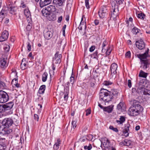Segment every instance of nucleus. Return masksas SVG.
<instances>
[{"mask_svg": "<svg viewBox=\"0 0 150 150\" xmlns=\"http://www.w3.org/2000/svg\"><path fill=\"white\" fill-rule=\"evenodd\" d=\"M24 13L27 18L28 22L29 23H31L32 19L30 11L28 8H27L24 9Z\"/></svg>", "mask_w": 150, "mask_h": 150, "instance_id": "obj_15", "label": "nucleus"}, {"mask_svg": "<svg viewBox=\"0 0 150 150\" xmlns=\"http://www.w3.org/2000/svg\"><path fill=\"white\" fill-rule=\"evenodd\" d=\"M98 52L96 51L93 54L91 55V57L93 58H97L98 57Z\"/></svg>", "mask_w": 150, "mask_h": 150, "instance_id": "obj_44", "label": "nucleus"}, {"mask_svg": "<svg viewBox=\"0 0 150 150\" xmlns=\"http://www.w3.org/2000/svg\"><path fill=\"white\" fill-rule=\"evenodd\" d=\"M92 148V146L91 144H89L88 146H85L84 147V148L85 149H87L88 150H90Z\"/></svg>", "mask_w": 150, "mask_h": 150, "instance_id": "obj_49", "label": "nucleus"}, {"mask_svg": "<svg viewBox=\"0 0 150 150\" xmlns=\"http://www.w3.org/2000/svg\"><path fill=\"white\" fill-rule=\"evenodd\" d=\"M9 98V96L6 92L0 91V103H5L8 100Z\"/></svg>", "mask_w": 150, "mask_h": 150, "instance_id": "obj_9", "label": "nucleus"}, {"mask_svg": "<svg viewBox=\"0 0 150 150\" xmlns=\"http://www.w3.org/2000/svg\"><path fill=\"white\" fill-rule=\"evenodd\" d=\"M109 129L113 130L115 132H118V130L117 129V128L114 127L112 126H110L109 127Z\"/></svg>", "mask_w": 150, "mask_h": 150, "instance_id": "obj_45", "label": "nucleus"}, {"mask_svg": "<svg viewBox=\"0 0 150 150\" xmlns=\"http://www.w3.org/2000/svg\"><path fill=\"white\" fill-rule=\"evenodd\" d=\"M61 143V141L59 139H57V142L55 143L53 146V149L54 150H57Z\"/></svg>", "mask_w": 150, "mask_h": 150, "instance_id": "obj_24", "label": "nucleus"}, {"mask_svg": "<svg viewBox=\"0 0 150 150\" xmlns=\"http://www.w3.org/2000/svg\"><path fill=\"white\" fill-rule=\"evenodd\" d=\"M32 21L31 20V23H29L28 22V24L27 25V27H26V29L28 30H29L32 27Z\"/></svg>", "mask_w": 150, "mask_h": 150, "instance_id": "obj_48", "label": "nucleus"}, {"mask_svg": "<svg viewBox=\"0 0 150 150\" xmlns=\"http://www.w3.org/2000/svg\"><path fill=\"white\" fill-rule=\"evenodd\" d=\"M8 66L6 62V59L4 58L0 59V67L1 68L5 69Z\"/></svg>", "mask_w": 150, "mask_h": 150, "instance_id": "obj_17", "label": "nucleus"}, {"mask_svg": "<svg viewBox=\"0 0 150 150\" xmlns=\"http://www.w3.org/2000/svg\"><path fill=\"white\" fill-rule=\"evenodd\" d=\"M125 146H130L131 145L132 142L130 140L125 139L124 140Z\"/></svg>", "mask_w": 150, "mask_h": 150, "instance_id": "obj_38", "label": "nucleus"}, {"mask_svg": "<svg viewBox=\"0 0 150 150\" xmlns=\"http://www.w3.org/2000/svg\"><path fill=\"white\" fill-rule=\"evenodd\" d=\"M93 138V136L92 135L89 134L86 136V139L90 141H91Z\"/></svg>", "mask_w": 150, "mask_h": 150, "instance_id": "obj_39", "label": "nucleus"}, {"mask_svg": "<svg viewBox=\"0 0 150 150\" xmlns=\"http://www.w3.org/2000/svg\"><path fill=\"white\" fill-rule=\"evenodd\" d=\"M112 84V83L110 81H105L103 84L106 86H108L109 85H111Z\"/></svg>", "mask_w": 150, "mask_h": 150, "instance_id": "obj_43", "label": "nucleus"}, {"mask_svg": "<svg viewBox=\"0 0 150 150\" xmlns=\"http://www.w3.org/2000/svg\"><path fill=\"white\" fill-rule=\"evenodd\" d=\"M10 47L9 45L5 44L4 45L3 49L5 52H8L9 50Z\"/></svg>", "mask_w": 150, "mask_h": 150, "instance_id": "obj_35", "label": "nucleus"}, {"mask_svg": "<svg viewBox=\"0 0 150 150\" xmlns=\"http://www.w3.org/2000/svg\"><path fill=\"white\" fill-rule=\"evenodd\" d=\"M145 86H139L137 89V93H143L145 95H148L150 96V90L146 89L144 87Z\"/></svg>", "mask_w": 150, "mask_h": 150, "instance_id": "obj_11", "label": "nucleus"}, {"mask_svg": "<svg viewBox=\"0 0 150 150\" xmlns=\"http://www.w3.org/2000/svg\"><path fill=\"white\" fill-rule=\"evenodd\" d=\"M13 105V103L12 102H10L3 105L5 112L11 109Z\"/></svg>", "mask_w": 150, "mask_h": 150, "instance_id": "obj_18", "label": "nucleus"}, {"mask_svg": "<svg viewBox=\"0 0 150 150\" xmlns=\"http://www.w3.org/2000/svg\"><path fill=\"white\" fill-rule=\"evenodd\" d=\"M83 28H84L85 29H86V24L85 22L81 21L79 27V29L80 30H82Z\"/></svg>", "mask_w": 150, "mask_h": 150, "instance_id": "obj_31", "label": "nucleus"}, {"mask_svg": "<svg viewBox=\"0 0 150 150\" xmlns=\"http://www.w3.org/2000/svg\"><path fill=\"white\" fill-rule=\"evenodd\" d=\"M148 75L147 73H145L142 70H141L139 73V76L140 77L146 78Z\"/></svg>", "mask_w": 150, "mask_h": 150, "instance_id": "obj_30", "label": "nucleus"}, {"mask_svg": "<svg viewBox=\"0 0 150 150\" xmlns=\"http://www.w3.org/2000/svg\"><path fill=\"white\" fill-rule=\"evenodd\" d=\"M54 56V57L53 58V62H54L56 64H59L61 62V58L62 57V55L59 54V52L57 51L55 54Z\"/></svg>", "mask_w": 150, "mask_h": 150, "instance_id": "obj_12", "label": "nucleus"}, {"mask_svg": "<svg viewBox=\"0 0 150 150\" xmlns=\"http://www.w3.org/2000/svg\"><path fill=\"white\" fill-rule=\"evenodd\" d=\"M7 8L9 11L10 13L12 14H14L17 10V8L16 7L10 6V5Z\"/></svg>", "mask_w": 150, "mask_h": 150, "instance_id": "obj_22", "label": "nucleus"}, {"mask_svg": "<svg viewBox=\"0 0 150 150\" xmlns=\"http://www.w3.org/2000/svg\"><path fill=\"white\" fill-rule=\"evenodd\" d=\"M52 1V0H40V7H43L49 4Z\"/></svg>", "mask_w": 150, "mask_h": 150, "instance_id": "obj_21", "label": "nucleus"}, {"mask_svg": "<svg viewBox=\"0 0 150 150\" xmlns=\"http://www.w3.org/2000/svg\"><path fill=\"white\" fill-rule=\"evenodd\" d=\"M149 49L147 50L143 54H136L135 55L140 59L141 63L140 67L143 70H146L149 67L150 64L149 59L147 58L149 57L148 53Z\"/></svg>", "mask_w": 150, "mask_h": 150, "instance_id": "obj_2", "label": "nucleus"}, {"mask_svg": "<svg viewBox=\"0 0 150 150\" xmlns=\"http://www.w3.org/2000/svg\"><path fill=\"white\" fill-rule=\"evenodd\" d=\"M131 56V53L129 51H128L125 54V57H126L130 58Z\"/></svg>", "mask_w": 150, "mask_h": 150, "instance_id": "obj_55", "label": "nucleus"}, {"mask_svg": "<svg viewBox=\"0 0 150 150\" xmlns=\"http://www.w3.org/2000/svg\"><path fill=\"white\" fill-rule=\"evenodd\" d=\"M34 117L35 120V121H38L39 116L38 115L36 114H35L34 115Z\"/></svg>", "mask_w": 150, "mask_h": 150, "instance_id": "obj_57", "label": "nucleus"}, {"mask_svg": "<svg viewBox=\"0 0 150 150\" xmlns=\"http://www.w3.org/2000/svg\"><path fill=\"white\" fill-rule=\"evenodd\" d=\"M6 148V146L5 145L3 146L1 145H0V149L1 150H4Z\"/></svg>", "mask_w": 150, "mask_h": 150, "instance_id": "obj_63", "label": "nucleus"}, {"mask_svg": "<svg viewBox=\"0 0 150 150\" xmlns=\"http://www.w3.org/2000/svg\"><path fill=\"white\" fill-rule=\"evenodd\" d=\"M47 10L50 13L56 11V8L54 6L52 5H50L47 8Z\"/></svg>", "mask_w": 150, "mask_h": 150, "instance_id": "obj_25", "label": "nucleus"}, {"mask_svg": "<svg viewBox=\"0 0 150 150\" xmlns=\"http://www.w3.org/2000/svg\"><path fill=\"white\" fill-rule=\"evenodd\" d=\"M27 62L25 59H23L22 61V62L21 65V68L22 70H24L27 68Z\"/></svg>", "mask_w": 150, "mask_h": 150, "instance_id": "obj_23", "label": "nucleus"}, {"mask_svg": "<svg viewBox=\"0 0 150 150\" xmlns=\"http://www.w3.org/2000/svg\"><path fill=\"white\" fill-rule=\"evenodd\" d=\"M89 0H85V6L86 8L88 9L90 8V5L89 3Z\"/></svg>", "mask_w": 150, "mask_h": 150, "instance_id": "obj_41", "label": "nucleus"}, {"mask_svg": "<svg viewBox=\"0 0 150 150\" xmlns=\"http://www.w3.org/2000/svg\"><path fill=\"white\" fill-rule=\"evenodd\" d=\"M137 103V104H134L129 109L128 114L129 115L135 117L140 114L143 111V107L139 104V102Z\"/></svg>", "mask_w": 150, "mask_h": 150, "instance_id": "obj_4", "label": "nucleus"}, {"mask_svg": "<svg viewBox=\"0 0 150 150\" xmlns=\"http://www.w3.org/2000/svg\"><path fill=\"white\" fill-rule=\"evenodd\" d=\"M5 86V84L4 82L0 81V89L1 88H4Z\"/></svg>", "mask_w": 150, "mask_h": 150, "instance_id": "obj_59", "label": "nucleus"}, {"mask_svg": "<svg viewBox=\"0 0 150 150\" xmlns=\"http://www.w3.org/2000/svg\"><path fill=\"white\" fill-rule=\"evenodd\" d=\"M53 33V29L49 27L45 28L43 32L45 38L47 40H50L52 37Z\"/></svg>", "mask_w": 150, "mask_h": 150, "instance_id": "obj_7", "label": "nucleus"}, {"mask_svg": "<svg viewBox=\"0 0 150 150\" xmlns=\"http://www.w3.org/2000/svg\"><path fill=\"white\" fill-rule=\"evenodd\" d=\"M140 31V30L139 29L136 27H134L132 29V31L134 34L136 35L138 33H139V31Z\"/></svg>", "mask_w": 150, "mask_h": 150, "instance_id": "obj_37", "label": "nucleus"}, {"mask_svg": "<svg viewBox=\"0 0 150 150\" xmlns=\"http://www.w3.org/2000/svg\"><path fill=\"white\" fill-rule=\"evenodd\" d=\"M130 125L129 124H127L125 127V129L123 131H127L129 132V127Z\"/></svg>", "mask_w": 150, "mask_h": 150, "instance_id": "obj_46", "label": "nucleus"}, {"mask_svg": "<svg viewBox=\"0 0 150 150\" xmlns=\"http://www.w3.org/2000/svg\"><path fill=\"white\" fill-rule=\"evenodd\" d=\"M145 14L142 12L140 13L137 14V17L141 19L144 20L145 18Z\"/></svg>", "mask_w": 150, "mask_h": 150, "instance_id": "obj_33", "label": "nucleus"}, {"mask_svg": "<svg viewBox=\"0 0 150 150\" xmlns=\"http://www.w3.org/2000/svg\"><path fill=\"white\" fill-rule=\"evenodd\" d=\"M62 16H61L59 17L58 20V23H60L62 19Z\"/></svg>", "mask_w": 150, "mask_h": 150, "instance_id": "obj_64", "label": "nucleus"}, {"mask_svg": "<svg viewBox=\"0 0 150 150\" xmlns=\"http://www.w3.org/2000/svg\"><path fill=\"white\" fill-rule=\"evenodd\" d=\"M69 90L66 89L64 92V99L65 100H67L68 98Z\"/></svg>", "mask_w": 150, "mask_h": 150, "instance_id": "obj_36", "label": "nucleus"}, {"mask_svg": "<svg viewBox=\"0 0 150 150\" xmlns=\"http://www.w3.org/2000/svg\"><path fill=\"white\" fill-rule=\"evenodd\" d=\"M111 18H112L113 20L115 21L117 16L119 15V9L118 6H112V8L111 9Z\"/></svg>", "mask_w": 150, "mask_h": 150, "instance_id": "obj_8", "label": "nucleus"}, {"mask_svg": "<svg viewBox=\"0 0 150 150\" xmlns=\"http://www.w3.org/2000/svg\"><path fill=\"white\" fill-rule=\"evenodd\" d=\"M5 112L3 105H0V112L2 113Z\"/></svg>", "mask_w": 150, "mask_h": 150, "instance_id": "obj_50", "label": "nucleus"}, {"mask_svg": "<svg viewBox=\"0 0 150 150\" xmlns=\"http://www.w3.org/2000/svg\"><path fill=\"white\" fill-rule=\"evenodd\" d=\"M86 115L88 116L91 113V109H88L86 111Z\"/></svg>", "mask_w": 150, "mask_h": 150, "instance_id": "obj_54", "label": "nucleus"}, {"mask_svg": "<svg viewBox=\"0 0 150 150\" xmlns=\"http://www.w3.org/2000/svg\"><path fill=\"white\" fill-rule=\"evenodd\" d=\"M101 143L104 146L103 150H116L115 146L111 144L106 138H105L102 140Z\"/></svg>", "mask_w": 150, "mask_h": 150, "instance_id": "obj_5", "label": "nucleus"}, {"mask_svg": "<svg viewBox=\"0 0 150 150\" xmlns=\"http://www.w3.org/2000/svg\"><path fill=\"white\" fill-rule=\"evenodd\" d=\"M112 50L110 47H108L105 53L106 55L108 56L109 55L111 52Z\"/></svg>", "mask_w": 150, "mask_h": 150, "instance_id": "obj_40", "label": "nucleus"}, {"mask_svg": "<svg viewBox=\"0 0 150 150\" xmlns=\"http://www.w3.org/2000/svg\"><path fill=\"white\" fill-rule=\"evenodd\" d=\"M136 45L138 48L141 50H142L145 47V44L142 39L136 41Z\"/></svg>", "mask_w": 150, "mask_h": 150, "instance_id": "obj_14", "label": "nucleus"}, {"mask_svg": "<svg viewBox=\"0 0 150 150\" xmlns=\"http://www.w3.org/2000/svg\"><path fill=\"white\" fill-rule=\"evenodd\" d=\"M15 83H14L13 84L15 85L16 87L17 88H19L20 87V84L17 83L18 81L17 79H15Z\"/></svg>", "mask_w": 150, "mask_h": 150, "instance_id": "obj_53", "label": "nucleus"}, {"mask_svg": "<svg viewBox=\"0 0 150 150\" xmlns=\"http://www.w3.org/2000/svg\"><path fill=\"white\" fill-rule=\"evenodd\" d=\"M145 80L144 79H142L140 80L139 83V86H144L143 84L144 83Z\"/></svg>", "mask_w": 150, "mask_h": 150, "instance_id": "obj_58", "label": "nucleus"}, {"mask_svg": "<svg viewBox=\"0 0 150 150\" xmlns=\"http://www.w3.org/2000/svg\"><path fill=\"white\" fill-rule=\"evenodd\" d=\"M117 109L122 112H123L126 110L125 105L123 101L120 102L118 104L117 106Z\"/></svg>", "mask_w": 150, "mask_h": 150, "instance_id": "obj_19", "label": "nucleus"}, {"mask_svg": "<svg viewBox=\"0 0 150 150\" xmlns=\"http://www.w3.org/2000/svg\"><path fill=\"white\" fill-rule=\"evenodd\" d=\"M117 68V65L116 63H113L111 65L110 67L111 73L110 76L112 78L116 77Z\"/></svg>", "mask_w": 150, "mask_h": 150, "instance_id": "obj_10", "label": "nucleus"}, {"mask_svg": "<svg viewBox=\"0 0 150 150\" xmlns=\"http://www.w3.org/2000/svg\"><path fill=\"white\" fill-rule=\"evenodd\" d=\"M109 7L105 6L101 7L98 12L100 18H103L106 16L108 13Z\"/></svg>", "mask_w": 150, "mask_h": 150, "instance_id": "obj_6", "label": "nucleus"}, {"mask_svg": "<svg viewBox=\"0 0 150 150\" xmlns=\"http://www.w3.org/2000/svg\"><path fill=\"white\" fill-rule=\"evenodd\" d=\"M118 92L116 89L112 90L110 91L104 88L101 89L99 93L100 99L105 102H108L113 98L114 96H117Z\"/></svg>", "mask_w": 150, "mask_h": 150, "instance_id": "obj_1", "label": "nucleus"}, {"mask_svg": "<svg viewBox=\"0 0 150 150\" xmlns=\"http://www.w3.org/2000/svg\"><path fill=\"white\" fill-rule=\"evenodd\" d=\"M107 43L106 40H105L103 41V44H102V52H105V50L104 51V47L106 46Z\"/></svg>", "mask_w": 150, "mask_h": 150, "instance_id": "obj_42", "label": "nucleus"}, {"mask_svg": "<svg viewBox=\"0 0 150 150\" xmlns=\"http://www.w3.org/2000/svg\"><path fill=\"white\" fill-rule=\"evenodd\" d=\"M9 33L8 31L5 30L2 33L1 36L0 37V42H3L6 40L8 37Z\"/></svg>", "mask_w": 150, "mask_h": 150, "instance_id": "obj_13", "label": "nucleus"}, {"mask_svg": "<svg viewBox=\"0 0 150 150\" xmlns=\"http://www.w3.org/2000/svg\"><path fill=\"white\" fill-rule=\"evenodd\" d=\"M66 0H53V3L57 7L64 6Z\"/></svg>", "mask_w": 150, "mask_h": 150, "instance_id": "obj_16", "label": "nucleus"}, {"mask_svg": "<svg viewBox=\"0 0 150 150\" xmlns=\"http://www.w3.org/2000/svg\"><path fill=\"white\" fill-rule=\"evenodd\" d=\"M13 123V119L11 118H4L1 122L2 126V130H1V133L3 135L8 134L12 132V130L9 127L11 126Z\"/></svg>", "mask_w": 150, "mask_h": 150, "instance_id": "obj_3", "label": "nucleus"}, {"mask_svg": "<svg viewBox=\"0 0 150 150\" xmlns=\"http://www.w3.org/2000/svg\"><path fill=\"white\" fill-rule=\"evenodd\" d=\"M128 86L129 88H131L132 87V82L130 80H128Z\"/></svg>", "mask_w": 150, "mask_h": 150, "instance_id": "obj_62", "label": "nucleus"}, {"mask_svg": "<svg viewBox=\"0 0 150 150\" xmlns=\"http://www.w3.org/2000/svg\"><path fill=\"white\" fill-rule=\"evenodd\" d=\"M48 74L47 72H45L42 74V81L45 82L46 81L47 78Z\"/></svg>", "mask_w": 150, "mask_h": 150, "instance_id": "obj_34", "label": "nucleus"}, {"mask_svg": "<svg viewBox=\"0 0 150 150\" xmlns=\"http://www.w3.org/2000/svg\"><path fill=\"white\" fill-rule=\"evenodd\" d=\"M46 88V86L44 85L40 86L38 92L40 94H42L44 93V91Z\"/></svg>", "mask_w": 150, "mask_h": 150, "instance_id": "obj_27", "label": "nucleus"}, {"mask_svg": "<svg viewBox=\"0 0 150 150\" xmlns=\"http://www.w3.org/2000/svg\"><path fill=\"white\" fill-rule=\"evenodd\" d=\"M95 81H92L90 82V86L91 87H93L94 86L95 84Z\"/></svg>", "mask_w": 150, "mask_h": 150, "instance_id": "obj_60", "label": "nucleus"}, {"mask_svg": "<svg viewBox=\"0 0 150 150\" xmlns=\"http://www.w3.org/2000/svg\"><path fill=\"white\" fill-rule=\"evenodd\" d=\"M124 0H112L111 1V3L112 6H118V5L122 4Z\"/></svg>", "mask_w": 150, "mask_h": 150, "instance_id": "obj_20", "label": "nucleus"}, {"mask_svg": "<svg viewBox=\"0 0 150 150\" xmlns=\"http://www.w3.org/2000/svg\"><path fill=\"white\" fill-rule=\"evenodd\" d=\"M113 106H110L103 108V110L108 113L111 112L113 110Z\"/></svg>", "mask_w": 150, "mask_h": 150, "instance_id": "obj_26", "label": "nucleus"}, {"mask_svg": "<svg viewBox=\"0 0 150 150\" xmlns=\"http://www.w3.org/2000/svg\"><path fill=\"white\" fill-rule=\"evenodd\" d=\"M47 18L49 21H54L56 19L55 15L53 14H50V13L47 16Z\"/></svg>", "mask_w": 150, "mask_h": 150, "instance_id": "obj_32", "label": "nucleus"}, {"mask_svg": "<svg viewBox=\"0 0 150 150\" xmlns=\"http://www.w3.org/2000/svg\"><path fill=\"white\" fill-rule=\"evenodd\" d=\"M74 81V76H73V72H72V75L70 78V81L71 84H73Z\"/></svg>", "mask_w": 150, "mask_h": 150, "instance_id": "obj_47", "label": "nucleus"}, {"mask_svg": "<svg viewBox=\"0 0 150 150\" xmlns=\"http://www.w3.org/2000/svg\"><path fill=\"white\" fill-rule=\"evenodd\" d=\"M95 46L93 45L89 49V51L91 52H93L95 50Z\"/></svg>", "mask_w": 150, "mask_h": 150, "instance_id": "obj_61", "label": "nucleus"}, {"mask_svg": "<svg viewBox=\"0 0 150 150\" xmlns=\"http://www.w3.org/2000/svg\"><path fill=\"white\" fill-rule=\"evenodd\" d=\"M120 120H116V121L117 123L119 124H122L124 122L125 120V118L123 116H121L119 119Z\"/></svg>", "mask_w": 150, "mask_h": 150, "instance_id": "obj_28", "label": "nucleus"}, {"mask_svg": "<svg viewBox=\"0 0 150 150\" xmlns=\"http://www.w3.org/2000/svg\"><path fill=\"white\" fill-rule=\"evenodd\" d=\"M41 12L42 15L46 17H47L50 13V12H49V11H48L47 10V8L45 9H43Z\"/></svg>", "mask_w": 150, "mask_h": 150, "instance_id": "obj_29", "label": "nucleus"}, {"mask_svg": "<svg viewBox=\"0 0 150 150\" xmlns=\"http://www.w3.org/2000/svg\"><path fill=\"white\" fill-rule=\"evenodd\" d=\"M76 122L75 121L73 120L72 122V126L73 128L74 129L76 127Z\"/></svg>", "mask_w": 150, "mask_h": 150, "instance_id": "obj_52", "label": "nucleus"}, {"mask_svg": "<svg viewBox=\"0 0 150 150\" xmlns=\"http://www.w3.org/2000/svg\"><path fill=\"white\" fill-rule=\"evenodd\" d=\"M20 7L23 8H24L26 7V5L23 1H22L21 3Z\"/></svg>", "mask_w": 150, "mask_h": 150, "instance_id": "obj_56", "label": "nucleus"}, {"mask_svg": "<svg viewBox=\"0 0 150 150\" xmlns=\"http://www.w3.org/2000/svg\"><path fill=\"white\" fill-rule=\"evenodd\" d=\"M27 48L28 49V50L29 52H30L31 50V45L30 44V43L29 42H28L27 43Z\"/></svg>", "mask_w": 150, "mask_h": 150, "instance_id": "obj_51", "label": "nucleus"}]
</instances>
